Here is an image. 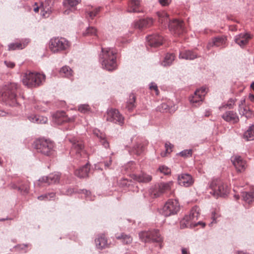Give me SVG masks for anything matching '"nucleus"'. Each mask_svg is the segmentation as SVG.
I'll use <instances>...</instances> for the list:
<instances>
[{
  "instance_id": "1",
  "label": "nucleus",
  "mask_w": 254,
  "mask_h": 254,
  "mask_svg": "<svg viewBox=\"0 0 254 254\" xmlns=\"http://www.w3.org/2000/svg\"><path fill=\"white\" fill-rule=\"evenodd\" d=\"M116 52L113 49L102 48L100 62L103 68L113 71L117 67Z\"/></svg>"
},
{
  "instance_id": "2",
  "label": "nucleus",
  "mask_w": 254,
  "mask_h": 254,
  "mask_svg": "<svg viewBox=\"0 0 254 254\" xmlns=\"http://www.w3.org/2000/svg\"><path fill=\"white\" fill-rule=\"evenodd\" d=\"M45 74L36 72H28L25 73L22 79L23 84L28 88L37 87L45 81Z\"/></svg>"
},
{
  "instance_id": "3",
  "label": "nucleus",
  "mask_w": 254,
  "mask_h": 254,
  "mask_svg": "<svg viewBox=\"0 0 254 254\" xmlns=\"http://www.w3.org/2000/svg\"><path fill=\"white\" fill-rule=\"evenodd\" d=\"M70 46V43L64 37H54L49 42V47L50 50L54 53H57L65 51Z\"/></svg>"
},
{
  "instance_id": "4",
  "label": "nucleus",
  "mask_w": 254,
  "mask_h": 254,
  "mask_svg": "<svg viewBox=\"0 0 254 254\" xmlns=\"http://www.w3.org/2000/svg\"><path fill=\"white\" fill-rule=\"evenodd\" d=\"M210 188L212 190L210 193L216 197L224 196L229 192L228 185L220 179H215L212 181L210 184Z\"/></svg>"
},
{
  "instance_id": "5",
  "label": "nucleus",
  "mask_w": 254,
  "mask_h": 254,
  "mask_svg": "<svg viewBox=\"0 0 254 254\" xmlns=\"http://www.w3.org/2000/svg\"><path fill=\"white\" fill-rule=\"evenodd\" d=\"M54 143L48 139H40L35 142V148L37 151L47 155H52L54 152Z\"/></svg>"
},
{
  "instance_id": "6",
  "label": "nucleus",
  "mask_w": 254,
  "mask_h": 254,
  "mask_svg": "<svg viewBox=\"0 0 254 254\" xmlns=\"http://www.w3.org/2000/svg\"><path fill=\"white\" fill-rule=\"evenodd\" d=\"M199 213L197 211L196 208H193L190 211L189 215H186L180 222V227L182 229L189 227H193L197 225H202V227L205 226V224L198 222L197 224H194L195 219H197Z\"/></svg>"
},
{
  "instance_id": "7",
  "label": "nucleus",
  "mask_w": 254,
  "mask_h": 254,
  "mask_svg": "<svg viewBox=\"0 0 254 254\" xmlns=\"http://www.w3.org/2000/svg\"><path fill=\"white\" fill-rule=\"evenodd\" d=\"M67 138L71 143V151L72 152L76 153L77 158L79 157H82L85 159L87 158V155L84 150V146L82 140H78L74 137L71 138L67 137Z\"/></svg>"
},
{
  "instance_id": "8",
  "label": "nucleus",
  "mask_w": 254,
  "mask_h": 254,
  "mask_svg": "<svg viewBox=\"0 0 254 254\" xmlns=\"http://www.w3.org/2000/svg\"><path fill=\"white\" fill-rule=\"evenodd\" d=\"M18 85L15 83H10L6 87L5 91L2 93V100L5 102L11 101L12 104L16 103V91Z\"/></svg>"
},
{
  "instance_id": "9",
  "label": "nucleus",
  "mask_w": 254,
  "mask_h": 254,
  "mask_svg": "<svg viewBox=\"0 0 254 254\" xmlns=\"http://www.w3.org/2000/svg\"><path fill=\"white\" fill-rule=\"evenodd\" d=\"M180 205L176 199H169L163 207L162 214L165 216L174 215L179 211Z\"/></svg>"
},
{
  "instance_id": "10",
  "label": "nucleus",
  "mask_w": 254,
  "mask_h": 254,
  "mask_svg": "<svg viewBox=\"0 0 254 254\" xmlns=\"http://www.w3.org/2000/svg\"><path fill=\"white\" fill-rule=\"evenodd\" d=\"M139 235L141 241L145 243L151 242L160 243L162 241V238L158 230L142 232Z\"/></svg>"
},
{
  "instance_id": "11",
  "label": "nucleus",
  "mask_w": 254,
  "mask_h": 254,
  "mask_svg": "<svg viewBox=\"0 0 254 254\" xmlns=\"http://www.w3.org/2000/svg\"><path fill=\"white\" fill-rule=\"evenodd\" d=\"M106 119L108 121L118 124L120 125H123L124 122V118L118 110L113 108L107 111Z\"/></svg>"
},
{
  "instance_id": "12",
  "label": "nucleus",
  "mask_w": 254,
  "mask_h": 254,
  "mask_svg": "<svg viewBox=\"0 0 254 254\" xmlns=\"http://www.w3.org/2000/svg\"><path fill=\"white\" fill-rule=\"evenodd\" d=\"M168 26L170 30L176 35H181L185 31L184 22L176 19L169 21Z\"/></svg>"
},
{
  "instance_id": "13",
  "label": "nucleus",
  "mask_w": 254,
  "mask_h": 254,
  "mask_svg": "<svg viewBox=\"0 0 254 254\" xmlns=\"http://www.w3.org/2000/svg\"><path fill=\"white\" fill-rule=\"evenodd\" d=\"M207 92V88L206 87H202L197 89L194 92V95L190 98V102L192 104H199L201 102Z\"/></svg>"
},
{
  "instance_id": "14",
  "label": "nucleus",
  "mask_w": 254,
  "mask_h": 254,
  "mask_svg": "<svg viewBox=\"0 0 254 254\" xmlns=\"http://www.w3.org/2000/svg\"><path fill=\"white\" fill-rule=\"evenodd\" d=\"M253 36L249 33H241L235 37V42L241 47H245L252 38Z\"/></svg>"
},
{
  "instance_id": "15",
  "label": "nucleus",
  "mask_w": 254,
  "mask_h": 254,
  "mask_svg": "<svg viewBox=\"0 0 254 254\" xmlns=\"http://www.w3.org/2000/svg\"><path fill=\"white\" fill-rule=\"evenodd\" d=\"M178 182L180 185L188 187L193 183L192 176L189 174H182L178 177Z\"/></svg>"
},
{
  "instance_id": "16",
  "label": "nucleus",
  "mask_w": 254,
  "mask_h": 254,
  "mask_svg": "<svg viewBox=\"0 0 254 254\" xmlns=\"http://www.w3.org/2000/svg\"><path fill=\"white\" fill-rule=\"evenodd\" d=\"M52 2L51 0H45L40 5L41 13L44 18L48 17L52 11Z\"/></svg>"
},
{
  "instance_id": "17",
  "label": "nucleus",
  "mask_w": 254,
  "mask_h": 254,
  "mask_svg": "<svg viewBox=\"0 0 254 254\" xmlns=\"http://www.w3.org/2000/svg\"><path fill=\"white\" fill-rule=\"evenodd\" d=\"M163 37L158 35L154 34L147 37V45L151 47H157L163 43Z\"/></svg>"
},
{
  "instance_id": "18",
  "label": "nucleus",
  "mask_w": 254,
  "mask_h": 254,
  "mask_svg": "<svg viewBox=\"0 0 254 254\" xmlns=\"http://www.w3.org/2000/svg\"><path fill=\"white\" fill-rule=\"evenodd\" d=\"M153 22L152 18H146L134 21L133 26L135 28L141 30L151 26L153 24Z\"/></svg>"
},
{
  "instance_id": "19",
  "label": "nucleus",
  "mask_w": 254,
  "mask_h": 254,
  "mask_svg": "<svg viewBox=\"0 0 254 254\" xmlns=\"http://www.w3.org/2000/svg\"><path fill=\"white\" fill-rule=\"evenodd\" d=\"M96 247L100 249L108 247L111 242H109L105 234H100L95 240Z\"/></svg>"
},
{
  "instance_id": "20",
  "label": "nucleus",
  "mask_w": 254,
  "mask_h": 254,
  "mask_svg": "<svg viewBox=\"0 0 254 254\" xmlns=\"http://www.w3.org/2000/svg\"><path fill=\"white\" fill-rule=\"evenodd\" d=\"M227 40L226 37L224 36H218L212 39L207 45V49L209 50L213 46L220 47L225 44Z\"/></svg>"
},
{
  "instance_id": "21",
  "label": "nucleus",
  "mask_w": 254,
  "mask_h": 254,
  "mask_svg": "<svg viewBox=\"0 0 254 254\" xmlns=\"http://www.w3.org/2000/svg\"><path fill=\"white\" fill-rule=\"evenodd\" d=\"M222 118L225 121L233 124L237 123L239 121V118L237 114L232 111L226 112L223 114Z\"/></svg>"
},
{
  "instance_id": "22",
  "label": "nucleus",
  "mask_w": 254,
  "mask_h": 254,
  "mask_svg": "<svg viewBox=\"0 0 254 254\" xmlns=\"http://www.w3.org/2000/svg\"><path fill=\"white\" fill-rule=\"evenodd\" d=\"M29 43L28 39L22 40L19 42L10 43L8 45V48L9 51H14L16 50H21L27 46Z\"/></svg>"
},
{
  "instance_id": "23",
  "label": "nucleus",
  "mask_w": 254,
  "mask_h": 254,
  "mask_svg": "<svg viewBox=\"0 0 254 254\" xmlns=\"http://www.w3.org/2000/svg\"><path fill=\"white\" fill-rule=\"evenodd\" d=\"M93 133L95 136H96L99 140L101 144L106 148L109 147V143L106 139L105 133L101 132L98 129H94L93 130Z\"/></svg>"
},
{
  "instance_id": "24",
  "label": "nucleus",
  "mask_w": 254,
  "mask_h": 254,
  "mask_svg": "<svg viewBox=\"0 0 254 254\" xmlns=\"http://www.w3.org/2000/svg\"><path fill=\"white\" fill-rule=\"evenodd\" d=\"M232 161L238 172H242L245 169L246 162L240 156H235L232 158Z\"/></svg>"
},
{
  "instance_id": "25",
  "label": "nucleus",
  "mask_w": 254,
  "mask_h": 254,
  "mask_svg": "<svg viewBox=\"0 0 254 254\" xmlns=\"http://www.w3.org/2000/svg\"><path fill=\"white\" fill-rule=\"evenodd\" d=\"M55 122L58 124H62L64 122H72L74 121V118L69 119L64 112L57 113L55 115Z\"/></svg>"
},
{
  "instance_id": "26",
  "label": "nucleus",
  "mask_w": 254,
  "mask_h": 254,
  "mask_svg": "<svg viewBox=\"0 0 254 254\" xmlns=\"http://www.w3.org/2000/svg\"><path fill=\"white\" fill-rule=\"evenodd\" d=\"M173 184L172 182L160 184L158 186L159 192H154L153 194V196L155 197H158L160 193H164L170 190L171 189Z\"/></svg>"
},
{
  "instance_id": "27",
  "label": "nucleus",
  "mask_w": 254,
  "mask_h": 254,
  "mask_svg": "<svg viewBox=\"0 0 254 254\" xmlns=\"http://www.w3.org/2000/svg\"><path fill=\"white\" fill-rule=\"evenodd\" d=\"M60 180V175L59 174H53L50 175L48 177H44L39 180L41 183H47L48 184L56 183L58 182Z\"/></svg>"
},
{
  "instance_id": "28",
  "label": "nucleus",
  "mask_w": 254,
  "mask_h": 254,
  "mask_svg": "<svg viewBox=\"0 0 254 254\" xmlns=\"http://www.w3.org/2000/svg\"><path fill=\"white\" fill-rule=\"evenodd\" d=\"M89 170V164L86 163L84 166L75 170L74 174L75 176L79 178H84L88 176Z\"/></svg>"
},
{
  "instance_id": "29",
  "label": "nucleus",
  "mask_w": 254,
  "mask_h": 254,
  "mask_svg": "<svg viewBox=\"0 0 254 254\" xmlns=\"http://www.w3.org/2000/svg\"><path fill=\"white\" fill-rule=\"evenodd\" d=\"M116 238L120 240L123 244L126 245L131 243L132 241V238L129 235L124 233L117 234L116 235Z\"/></svg>"
},
{
  "instance_id": "30",
  "label": "nucleus",
  "mask_w": 254,
  "mask_h": 254,
  "mask_svg": "<svg viewBox=\"0 0 254 254\" xmlns=\"http://www.w3.org/2000/svg\"><path fill=\"white\" fill-rule=\"evenodd\" d=\"M127 11L129 12H139L141 11L139 1L137 0H132L128 3Z\"/></svg>"
},
{
  "instance_id": "31",
  "label": "nucleus",
  "mask_w": 254,
  "mask_h": 254,
  "mask_svg": "<svg viewBox=\"0 0 254 254\" xmlns=\"http://www.w3.org/2000/svg\"><path fill=\"white\" fill-rule=\"evenodd\" d=\"M132 179L138 182L148 183L151 181L152 177L148 174L141 173L138 175H133Z\"/></svg>"
},
{
  "instance_id": "32",
  "label": "nucleus",
  "mask_w": 254,
  "mask_h": 254,
  "mask_svg": "<svg viewBox=\"0 0 254 254\" xmlns=\"http://www.w3.org/2000/svg\"><path fill=\"white\" fill-rule=\"evenodd\" d=\"M29 121L36 124H46L48 121L46 117L40 115H31L28 117Z\"/></svg>"
},
{
  "instance_id": "33",
  "label": "nucleus",
  "mask_w": 254,
  "mask_h": 254,
  "mask_svg": "<svg viewBox=\"0 0 254 254\" xmlns=\"http://www.w3.org/2000/svg\"><path fill=\"white\" fill-rule=\"evenodd\" d=\"M242 197L244 201L248 203H250L251 202L254 201V188L252 189V190L250 191H245L242 193Z\"/></svg>"
},
{
  "instance_id": "34",
  "label": "nucleus",
  "mask_w": 254,
  "mask_h": 254,
  "mask_svg": "<svg viewBox=\"0 0 254 254\" xmlns=\"http://www.w3.org/2000/svg\"><path fill=\"white\" fill-rule=\"evenodd\" d=\"M197 57V55L190 51H182L180 53V58L186 60H193Z\"/></svg>"
},
{
  "instance_id": "35",
  "label": "nucleus",
  "mask_w": 254,
  "mask_h": 254,
  "mask_svg": "<svg viewBox=\"0 0 254 254\" xmlns=\"http://www.w3.org/2000/svg\"><path fill=\"white\" fill-rule=\"evenodd\" d=\"M136 97L134 94H130L129 99L126 103V108L128 111L131 112L135 107Z\"/></svg>"
},
{
  "instance_id": "36",
  "label": "nucleus",
  "mask_w": 254,
  "mask_h": 254,
  "mask_svg": "<svg viewBox=\"0 0 254 254\" xmlns=\"http://www.w3.org/2000/svg\"><path fill=\"white\" fill-rule=\"evenodd\" d=\"M12 187L14 189H17L23 194H27L29 192V184L28 182H25L23 184L19 185L18 186H17L15 185H13Z\"/></svg>"
},
{
  "instance_id": "37",
  "label": "nucleus",
  "mask_w": 254,
  "mask_h": 254,
  "mask_svg": "<svg viewBox=\"0 0 254 254\" xmlns=\"http://www.w3.org/2000/svg\"><path fill=\"white\" fill-rule=\"evenodd\" d=\"M244 138L247 141L254 140V125L250 127L244 133Z\"/></svg>"
},
{
  "instance_id": "38",
  "label": "nucleus",
  "mask_w": 254,
  "mask_h": 254,
  "mask_svg": "<svg viewBox=\"0 0 254 254\" xmlns=\"http://www.w3.org/2000/svg\"><path fill=\"white\" fill-rule=\"evenodd\" d=\"M80 2V0H64L63 4L66 8L74 9V7Z\"/></svg>"
},
{
  "instance_id": "39",
  "label": "nucleus",
  "mask_w": 254,
  "mask_h": 254,
  "mask_svg": "<svg viewBox=\"0 0 254 254\" xmlns=\"http://www.w3.org/2000/svg\"><path fill=\"white\" fill-rule=\"evenodd\" d=\"M159 18V21L161 23L166 24L169 21V15L165 11H161L157 12Z\"/></svg>"
},
{
  "instance_id": "40",
  "label": "nucleus",
  "mask_w": 254,
  "mask_h": 254,
  "mask_svg": "<svg viewBox=\"0 0 254 254\" xmlns=\"http://www.w3.org/2000/svg\"><path fill=\"white\" fill-rule=\"evenodd\" d=\"M72 70L67 66L63 67L60 70V74L64 77H69L72 75Z\"/></svg>"
},
{
  "instance_id": "41",
  "label": "nucleus",
  "mask_w": 254,
  "mask_h": 254,
  "mask_svg": "<svg viewBox=\"0 0 254 254\" xmlns=\"http://www.w3.org/2000/svg\"><path fill=\"white\" fill-rule=\"evenodd\" d=\"M175 59V55L173 54H167L162 63L164 66L170 65Z\"/></svg>"
},
{
  "instance_id": "42",
  "label": "nucleus",
  "mask_w": 254,
  "mask_h": 254,
  "mask_svg": "<svg viewBox=\"0 0 254 254\" xmlns=\"http://www.w3.org/2000/svg\"><path fill=\"white\" fill-rule=\"evenodd\" d=\"M165 147L166 149L165 152L161 153V156L163 157H165L167 154H170L172 151L174 146L169 142H167L165 143Z\"/></svg>"
},
{
  "instance_id": "43",
  "label": "nucleus",
  "mask_w": 254,
  "mask_h": 254,
  "mask_svg": "<svg viewBox=\"0 0 254 254\" xmlns=\"http://www.w3.org/2000/svg\"><path fill=\"white\" fill-rule=\"evenodd\" d=\"M157 171L165 175H170L171 172V169L165 165L160 166Z\"/></svg>"
},
{
  "instance_id": "44",
  "label": "nucleus",
  "mask_w": 254,
  "mask_h": 254,
  "mask_svg": "<svg viewBox=\"0 0 254 254\" xmlns=\"http://www.w3.org/2000/svg\"><path fill=\"white\" fill-rule=\"evenodd\" d=\"M55 196V193L54 192L49 193L44 195H41L38 197L39 200H49Z\"/></svg>"
},
{
  "instance_id": "45",
  "label": "nucleus",
  "mask_w": 254,
  "mask_h": 254,
  "mask_svg": "<svg viewBox=\"0 0 254 254\" xmlns=\"http://www.w3.org/2000/svg\"><path fill=\"white\" fill-rule=\"evenodd\" d=\"M97 30L93 27H88L85 32L83 33V35L85 36H92V35H96Z\"/></svg>"
},
{
  "instance_id": "46",
  "label": "nucleus",
  "mask_w": 254,
  "mask_h": 254,
  "mask_svg": "<svg viewBox=\"0 0 254 254\" xmlns=\"http://www.w3.org/2000/svg\"><path fill=\"white\" fill-rule=\"evenodd\" d=\"M144 150L143 146L141 144H136L134 147V152L137 155L140 154Z\"/></svg>"
},
{
  "instance_id": "47",
  "label": "nucleus",
  "mask_w": 254,
  "mask_h": 254,
  "mask_svg": "<svg viewBox=\"0 0 254 254\" xmlns=\"http://www.w3.org/2000/svg\"><path fill=\"white\" fill-rule=\"evenodd\" d=\"M90 108L88 105L83 104L81 105L78 107V110L82 113H86L89 111Z\"/></svg>"
},
{
  "instance_id": "48",
  "label": "nucleus",
  "mask_w": 254,
  "mask_h": 254,
  "mask_svg": "<svg viewBox=\"0 0 254 254\" xmlns=\"http://www.w3.org/2000/svg\"><path fill=\"white\" fill-rule=\"evenodd\" d=\"M192 151L191 149L184 150L180 153V155L184 157H188L191 156Z\"/></svg>"
},
{
  "instance_id": "49",
  "label": "nucleus",
  "mask_w": 254,
  "mask_h": 254,
  "mask_svg": "<svg viewBox=\"0 0 254 254\" xmlns=\"http://www.w3.org/2000/svg\"><path fill=\"white\" fill-rule=\"evenodd\" d=\"M100 7L97 8L95 9H94L93 11H90L89 13V16L91 18L93 19L96 15L98 14V13L100 11Z\"/></svg>"
},
{
  "instance_id": "50",
  "label": "nucleus",
  "mask_w": 254,
  "mask_h": 254,
  "mask_svg": "<svg viewBox=\"0 0 254 254\" xmlns=\"http://www.w3.org/2000/svg\"><path fill=\"white\" fill-rule=\"evenodd\" d=\"M149 88L151 90H154L156 95L159 94V91L158 89L157 86L154 83H151L150 85Z\"/></svg>"
},
{
  "instance_id": "51",
  "label": "nucleus",
  "mask_w": 254,
  "mask_h": 254,
  "mask_svg": "<svg viewBox=\"0 0 254 254\" xmlns=\"http://www.w3.org/2000/svg\"><path fill=\"white\" fill-rule=\"evenodd\" d=\"M4 64L6 65V66L7 67L13 68L15 66V64L14 63L9 61H5L4 62Z\"/></svg>"
},
{
  "instance_id": "52",
  "label": "nucleus",
  "mask_w": 254,
  "mask_h": 254,
  "mask_svg": "<svg viewBox=\"0 0 254 254\" xmlns=\"http://www.w3.org/2000/svg\"><path fill=\"white\" fill-rule=\"evenodd\" d=\"M250 110L249 108L247 106H242L240 107L239 112L241 114L243 115L244 112H247Z\"/></svg>"
},
{
  "instance_id": "53",
  "label": "nucleus",
  "mask_w": 254,
  "mask_h": 254,
  "mask_svg": "<svg viewBox=\"0 0 254 254\" xmlns=\"http://www.w3.org/2000/svg\"><path fill=\"white\" fill-rule=\"evenodd\" d=\"M252 111L249 110L247 112H244L243 116H245L247 119L251 118L253 117Z\"/></svg>"
},
{
  "instance_id": "54",
  "label": "nucleus",
  "mask_w": 254,
  "mask_h": 254,
  "mask_svg": "<svg viewBox=\"0 0 254 254\" xmlns=\"http://www.w3.org/2000/svg\"><path fill=\"white\" fill-rule=\"evenodd\" d=\"M160 3L163 6H166L171 2V0H159Z\"/></svg>"
},
{
  "instance_id": "55",
  "label": "nucleus",
  "mask_w": 254,
  "mask_h": 254,
  "mask_svg": "<svg viewBox=\"0 0 254 254\" xmlns=\"http://www.w3.org/2000/svg\"><path fill=\"white\" fill-rule=\"evenodd\" d=\"M112 162V159H111V158H110L109 159V161L104 162L105 166L106 167H109L110 166V165L111 164Z\"/></svg>"
},
{
  "instance_id": "56",
  "label": "nucleus",
  "mask_w": 254,
  "mask_h": 254,
  "mask_svg": "<svg viewBox=\"0 0 254 254\" xmlns=\"http://www.w3.org/2000/svg\"><path fill=\"white\" fill-rule=\"evenodd\" d=\"M182 254H190L189 250L186 248L182 249Z\"/></svg>"
},
{
  "instance_id": "57",
  "label": "nucleus",
  "mask_w": 254,
  "mask_h": 254,
  "mask_svg": "<svg viewBox=\"0 0 254 254\" xmlns=\"http://www.w3.org/2000/svg\"><path fill=\"white\" fill-rule=\"evenodd\" d=\"M249 99L251 101L254 102V95L250 94L249 96Z\"/></svg>"
},
{
  "instance_id": "58",
  "label": "nucleus",
  "mask_w": 254,
  "mask_h": 254,
  "mask_svg": "<svg viewBox=\"0 0 254 254\" xmlns=\"http://www.w3.org/2000/svg\"><path fill=\"white\" fill-rule=\"evenodd\" d=\"M39 9H40V6L39 7V6H37L36 7L34 8L33 10L35 12H38L39 10Z\"/></svg>"
},
{
  "instance_id": "59",
  "label": "nucleus",
  "mask_w": 254,
  "mask_h": 254,
  "mask_svg": "<svg viewBox=\"0 0 254 254\" xmlns=\"http://www.w3.org/2000/svg\"><path fill=\"white\" fill-rule=\"evenodd\" d=\"M83 192L85 193L87 196L90 193V192L88 191L87 190H83Z\"/></svg>"
},
{
  "instance_id": "60",
  "label": "nucleus",
  "mask_w": 254,
  "mask_h": 254,
  "mask_svg": "<svg viewBox=\"0 0 254 254\" xmlns=\"http://www.w3.org/2000/svg\"><path fill=\"white\" fill-rule=\"evenodd\" d=\"M237 254H248L242 251H238L236 253Z\"/></svg>"
},
{
  "instance_id": "61",
  "label": "nucleus",
  "mask_w": 254,
  "mask_h": 254,
  "mask_svg": "<svg viewBox=\"0 0 254 254\" xmlns=\"http://www.w3.org/2000/svg\"><path fill=\"white\" fill-rule=\"evenodd\" d=\"M4 114V113L3 111L0 110V116H3Z\"/></svg>"
},
{
  "instance_id": "62",
  "label": "nucleus",
  "mask_w": 254,
  "mask_h": 254,
  "mask_svg": "<svg viewBox=\"0 0 254 254\" xmlns=\"http://www.w3.org/2000/svg\"><path fill=\"white\" fill-rule=\"evenodd\" d=\"M251 87L254 90V82L251 84Z\"/></svg>"
},
{
  "instance_id": "63",
  "label": "nucleus",
  "mask_w": 254,
  "mask_h": 254,
  "mask_svg": "<svg viewBox=\"0 0 254 254\" xmlns=\"http://www.w3.org/2000/svg\"><path fill=\"white\" fill-rule=\"evenodd\" d=\"M162 107H164L165 109H166V107L167 106V105L165 104H162Z\"/></svg>"
},
{
  "instance_id": "64",
  "label": "nucleus",
  "mask_w": 254,
  "mask_h": 254,
  "mask_svg": "<svg viewBox=\"0 0 254 254\" xmlns=\"http://www.w3.org/2000/svg\"><path fill=\"white\" fill-rule=\"evenodd\" d=\"M64 13L65 14H68V10H65V11H64Z\"/></svg>"
}]
</instances>
